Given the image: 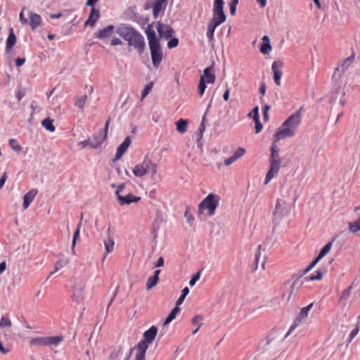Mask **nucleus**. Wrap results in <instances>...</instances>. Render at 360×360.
I'll return each mask as SVG.
<instances>
[{
	"label": "nucleus",
	"instance_id": "obj_1",
	"mask_svg": "<svg viewBox=\"0 0 360 360\" xmlns=\"http://www.w3.org/2000/svg\"><path fill=\"white\" fill-rule=\"evenodd\" d=\"M116 33L127 41L128 46L133 47L139 54H142L146 50V42L143 35L133 27L121 25L116 29Z\"/></svg>",
	"mask_w": 360,
	"mask_h": 360
},
{
	"label": "nucleus",
	"instance_id": "obj_2",
	"mask_svg": "<svg viewBox=\"0 0 360 360\" xmlns=\"http://www.w3.org/2000/svg\"><path fill=\"white\" fill-rule=\"evenodd\" d=\"M301 108L298 111L292 114L282 124L274 137L276 141L290 138L295 136V131L301 123Z\"/></svg>",
	"mask_w": 360,
	"mask_h": 360
},
{
	"label": "nucleus",
	"instance_id": "obj_3",
	"mask_svg": "<svg viewBox=\"0 0 360 360\" xmlns=\"http://www.w3.org/2000/svg\"><path fill=\"white\" fill-rule=\"evenodd\" d=\"M158 333V328L155 326H151L148 330L143 333V340L137 345V353L135 360H145L146 352L150 344L154 341Z\"/></svg>",
	"mask_w": 360,
	"mask_h": 360
},
{
	"label": "nucleus",
	"instance_id": "obj_4",
	"mask_svg": "<svg viewBox=\"0 0 360 360\" xmlns=\"http://www.w3.org/2000/svg\"><path fill=\"white\" fill-rule=\"evenodd\" d=\"M270 168L268 171L264 184H267L274 178V175L276 174L281 165V159L279 155V148L273 144L271 148V156L269 159Z\"/></svg>",
	"mask_w": 360,
	"mask_h": 360
},
{
	"label": "nucleus",
	"instance_id": "obj_5",
	"mask_svg": "<svg viewBox=\"0 0 360 360\" xmlns=\"http://www.w3.org/2000/svg\"><path fill=\"white\" fill-rule=\"evenodd\" d=\"M85 288V283L84 281L77 279L72 286V300L78 306V309L81 311L79 320L82 317L83 311L85 309L84 307L85 304V295L84 293V289Z\"/></svg>",
	"mask_w": 360,
	"mask_h": 360
},
{
	"label": "nucleus",
	"instance_id": "obj_6",
	"mask_svg": "<svg viewBox=\"0 0 360 360\" xmlns=\"http://www.w3.org/2000/svg\"><path fill=\"white\" fill-rule=\"evenodd\" d=\"M219 205V196L210 193L198 205L199 214L207 210L209 216H213Z\"/></svg>",
	"mask_w": 360,
	"mask_h": 360
},
{
	"label": "nucleus",
	"instance_id": "obj_7",
	"mask_svg": "<svg viewBox=\"0 0 360 360\" xmlns=\"http://www.w3.org/2000/svg\"><path fill=\"white\" fill-rule=\"evenodd\" d=\"M132 172L137 177H142L148 173H150L151 176L153 177L157 172V165L145 158L141 163L134 167Z\"/></svg>",
	"mask_w": 360,
	"mask_h": 360
},
{
	"label": "nucleus",
	"instance_id": "obj_8",
	"mask_svg": "<svg viewBox=\"0 0 360 360\" xmlns=\"http://www.w3.org/2000/svg\"><path fill=\"white\" fill-rule=\"evenodd\" d=\"M224 2L223 0H214L213 13L211 21L219 25L226 21V16L224 11Z\"/></svg>",
	"mask_w": 360,
	"mask_h": 360
},
{
	"label": "nucleus",
	"instance_id": "obj_9",
	"mask_svg": "<svg viewBox=\"0 0 360 360\" xmlns=\"http://www.w3.org/2000/svg\"><path fill=\"white\" fill-rule=\"evenodd\" d=\"M290 212L285 200L278 199L275 210L273 212V221L276 224L279 223L281 219L287 216Z\"/></svg>",
	"mask_w": 360,
	"mask_h": 360
},
{
	"label": "nucleus",
	"instance_id": "obj_10",
	"mask_svg": "<svg viewBox=\"0 0 360 360\" xmlns=\"http://www.w3.org/2000/svg\"><path fill=\"white\" fill-rule=\"evenodd\" d=\"M149 49L151 56L153 65L155 68H158L163 58V53L160 43L150 44Z\"/></svg>",
	"mask_w": 360,
	"mask_h": 360
},
{
	"label": "nucleus",
	"instance_id": "obj_11",
	"mask_svg": "<svg viewBox=\"0 0 360 360\" xmlns=\"http://www.w3.org/2000/svg\"><path fill=\"white\" fill-rule=\"evenodd\" d=\"M131 352V349H124L121 347H115L110 352L108 360H129Z\"/></svg>",
	"mask_w": 360,
	"mask_h": 360
},
{
	"label": "nucleus",
	"instance_id": "obj_12",
	"mask_svg": "<svg viewBox=\"0 0 360 360\" xmlns=\"http://www.w3.org/2000/svg\"><path fill=\"white\" fill-rule=\"evenodd\" d=\"M155 28L162 39H168L174 34V30L170 25L162 23L160 21L156 22Z\"/></svg>",
	"mask_w": 360,
	"mask_h": 360
},
{
	"label": "nucleus",
	"instance_id": "obj_13",
	"mask_svg": "<svg viewBox=\"0 0 360 360\" xmlns=\"http://www.w3.org/2000/svg\"><path fill=\"white\" fill-rule=\"evenodd\" d=\"M312 307L313 303H311L308 306L301 309L298 316L295 319L294 323L289 328L288 332L286 334V336H288L300 325L302 321L307 317L308 313L311 310Z\"/></svg>",
	"mask_w": 360,
	"mask_h": 360
},
{
	"label": "nucleus",
	"instance_id": "obj_14",
	"mask_svg": "<svg viewBox=\"0 0 360 360\" xmlns=\"http://www.w3.org/2000/svg\"><path fill=\"white\" fill-rule=\"evenodd\" d=\"M110 122V119L107 120L105 124V127L103 129L99 131L98 136L94 137V142L91 141V147L97 148L107 138L108 129L109 127V124Z\"/></svg>",
	"mask_w": 360,
	"mask_h": 360
},
{
	"label": "nucleus",
	"instance_id": "obj_15",
	"mask_svg": "<svg viewBox=\"0 0 360 360\" xmlns=\"http://www.w3.org/2000/svg\"><path fill=\"white\" fill-rule=\"evenodd\" d=\"M353 58V56H349L345 59L341 64L338 65V68L335 70V72L333 75V78L335 79H340L343 74V72L346 70V69L349 67V65L352 63V60Z\"/></svg>",
	"mask_w": 360,
	"mask_h": 360
},
{
	"label": "nucleus",
	"instance_id": "obj_16",
	"mask_svg": "<svg viewBox=\"0 0 360 360\" xmlns=\"http://www.w3.org/2000/svg\"><path fill=\"white\" fill-rule=\"evenodd\" d=\"M283 63L279 60H276L272 64V71L274 72V79L275 83L280 86L281 85V78L282 77V71L281 69L283 68Z\"/></svg>",
	"mask_w": 360,
	"mask_h": 360
},
{
	"label": "nucleus",
	"instance_id": "obj_17",
	"mask_svg": "<svg viewBox=\"0 0 360 360\" xmlns=\"http://www.w3.org/2000/svg\"><path fill=\"white\" fill-rule=\"evenodd\" d=\"M117 200L120 205H129L131 202H138L141 200V197L135 196L131 193H128L126 195H119Z\"/></svg>",
	"mask_w": 360,
	"mask_h": 360
},
{
	"label": "nucleus",
	"instance_id": "obj_18",
	"mask_svg": "<svg viewBox=\"0 0 360 360\" xmlns=\"http://www.w3.org/2000/svg\"><path fill=\"white\" fill-rule=\"evenodd\" d=\"M131 144V139L129 136H127L124 141L117 148V152L115 156L114 161L118 160L121 158L123 154L126 152L128 147Z\"/></svg>",
	"mask_w": 360,
	"mask_h": 360
},
{
	"label": "nucleus",
	"instance_id": "obj_19",
	"mask_svg": "<svg viewBox=\"0 0 360 360\" xmlns=\"http://www.w3.org/2000/svg\"><path fill=\"white\" fill-rule=\"evenodd\" d=\"M145 32L148 40V45L160 43V39L156 36L152 25H148Z\"/></svg>",
	"mask_w": 360,
	"mask_h": 360
},
{
	"label": "nucleus",
	"instance_id": "obj_20",
	"mask_svg": "<svg viewBox=\"0 0 360 360\" xmlns=\"http://www.w3.org/2000/svg\"><path fill=\"white\" fill-rule=\"evenodd\" d=\"M37 194V191L36 189H32L28 193H27L23 197V208L26 210L29 207L31 202L33 201L34 197Z\"/></svg>",
	"mask_w": 360,
	"mask_h": 360
},
{
	"label": "nucleus",
	"instance_id": "obj_21",
	"mask_svg": "<svg viewBox=\"0 0 360 360\" xmlns=\"http://www.w3.org/2000/svg\"><path fill=\"white\" fill-rule=\"evenodd\" d=\"M64 340L62 335L46 337V346H58Z\"/></svg>",
	"mask_w": 360,
	"mask_h": 360
},
{
	"label": "nucleus",
	"instance_id": "obj_22",
	"mask_svg": "<svg viewBox=\"0 0 360 360\" xmlns=\"http://www.w3.org/2000/svg\"><path fill=\"white\" fill-rule=\"evenodd\" d=\"M352 289V284L342 291L339 299V302L341 303L342 307H345L347 306Z\"/></svg>",
	"mask_w": 360,
	"mask_h": 360
},
{
	"label": "nucleus",
	"instance_id": "obj_23",
	"mask_svg": "<svg viewBox=\"0 0 360 360\" xmlns=\"http://www.w3.org/2000/svg\"><path fill=\"white\" fill-rule=\"evenodd\" d=\"M30 15V25L31 26L32 29L34 30H35L38 26L40 25L41 19V16L37 13H34L30 12L29 13Z\"/></svg>",
	"mask_w": 360,
	"mask_h": 360
},
{
	"label": "nucleus",
	"instance_id": "obj_24",
	"mask_svg": "<svg viewBox=\"0 0 360 360\" xmlns=\"http://www.w3.org/2000/svg\"><path fill=\"white\" fill-rule=\"evenodd\" d=\"M115 27L112 25H108L105 28L99 30L94 34V36L98 39L105 38L114 30Z\"/></svg>",
	"mask_w": 360,
	"mask_h": 360
},
{
	"label": "nucleus",
	"instance_id": "obj_25",
	"mask_svg": "<svg viewBox=\"0 0 360 360\" xmlns=\"http://www.w3.org/2000/svg\"><path fill=\"white\" fill-rule=\"evenodd\" d=\"M16 42V37L13 32V29L11 27L9 29V35L6 40V50L8 51L11 49Z\"/></svg>",
	"mask_w": 360,
	"mask_h": 360
},
{
	"label": "nucleus",
	"instance_id": "obj_26",
	"mask_svg": "<svg viewBox=\"0 0 360 360\" xmlns=\"http://www.w3.org/2000/svg\"><path fill=\"white\" fill-rule=\"evenodd\" d=\"M219 25H220L219 24L215 22L211 21V20L209 22L206 35H207V37L208 38V40L210 42H211L214 40V33L215 29L217 27H218Z\"/></svg>",
	"mask_w": 360,
	"mask_h": 360
},
{
	"label": "nucleus",
	"instance_id": "obj_27",
	"mask_svg": "<svg viewBox=\"0 0 360 360\" xmlns=\"http://www.w3.org/2000/svg\"><path fill=\"white\" fill-rule=\"evenodd\" d=\"M254 112H255V116H253V120L255 122V133L258 134L262 131V129L263 128V126L259 120V107L258 106H256L254 108Z\"/></svg>",
	"mask_w": 360,
	"mask_h": 360
},
{
	"label": "nucleus",
	"instance_id": "obj_28",
	"mask_svg": "<svg viewBox=\"0 0 360 360\" xmlns=\"http://www.w3.org/2000/svg\"><path fill=\"white\" fill-rule=\"evenodd\" d=\"M212 67L206 68L203 71L204 79L207 83H214L215 81V75L211 73Z\"/></svg>",
	"mask_w": 360,
	"mask_h": 360
},
{
	"label": "nucleus",
	"instance_id": "obj_29",
	"mask_svg": "<svg viewBox=\"0 0 360 360\" xmlns=\"http://www.w3.org/2000/svg\"><path fill=\"white\" fill-rule=\"evenodd\" d=\"M180 307H177L176 306L171 311L170 313L169 314V315L167 316V317L165 319V322H164V325H167L169 324L171 321H172L175 318H176V314L179 312L180 311Z\"/></svg>",
	"mask_w": 360,
	"mask_h": 360
},
{
	"label": "nucleus",
	"instance_id": "obj_30",
	"mask_svg": "<svg viewBox=\"0 0 360 360\" xmlns=\"http://www.w3.org/2000/svg\"><path fill=\"white\" fill-rule=\"evenodd\" d=\"M335 240V238L332 240V241L328 242L320 251L318 257V259H322L324 256H326L329 251L331 250L333 242Z\"/></svg>",
	"mask_w": 360,
	"mask_h": 360
},
{
	"label": "nucleus",
	"instance_id": "obj_31",
	"mask_svg": "<svg viewBox=\"0 0 360 360\" xmlns=\"http://www.w3.org/2000/svg\"><path fill=\"white\" fill-rule=\"evenodd\" d=\"M69 263V259H60L58 262H56L54 266V271H51L50 273V276H52L54 274L56 271L64 267L65 266L68 265Z\"/></svg>",
	"mask_w": 360,
	"mask_h": 360
},
{
	"label": "nucleus",
	"instance_id": "obj_32",
	"mask_svg": "<svg viewBox=\"0 0 360 360\" xmlns=\"http://www.w3.org/2000/svg\"><path fill=\"white\" fill-rule=\"evenodd\" d=\"M188 122L186 120L184 119H180L176 122V130L181 133L184 134L186 131Z\"/></svg>",
	"mask_w": 360,
	"mask_h": 360
},
{
	"label": "nucleus",
	"instance_id": "obj_33",
	"mask_svg": "<svg viewBox=\"0 0 360 360\" xmlns=\"http://www.w3.org/2000/svg\"><path fill=\"white\" fill-rule=\"evenodd\" d=\"M41 125L48 131H54L56 128L54 125L53 124V120H51L49 118L44 119L41 122Z\"/></svg>",
	"mask_w": 360,
	"mask_h": 360
},
{
	"label": "nucleus",
	"instance_id": "obj_34",
	"mask_svg": "<svg viewBox=\"0 0 360 360\" xmlns=\"http://www.w3.org/2000/svg\"><path fill=\"white\" fill-rule=\"evenodd\" d=\"M30 345L46 346V337H38L30 340Z\"/></svg>",
	"mask_w": 360,
	"mask_h": 360
},
{
	"label": "nucleus",
	"instance_id": "obj_35",
	"mask_svg": "<svg viewBox=\"0 0 360 360\" xmlns=\"http://www.w3.org/2000/svg\"><path fill=\"white\" fill-rule=\"evenodd\" d=\"M162 4L163 3L160 1L155 0L153 10V16L155 18H157L158 17L159 13L162 8Z\"/></svg>",
	"mask_w": 360,
	"mask_h": 360
},
{
	"label": "nucleus",
	"instance_id": "obj_36",
	"mask_svg": "<svg viewBox=\"0 0 360 360\" xmlns=\"http://www.w3.org/2000/svg\"><path fill=\"white\" fill-rule=\"evenodd\" d=\"M10 147L12 148L13 150L15 152L19 153L22 151V147L18 143V141L14 139H11L8 141Z\"/></svg>",
	"mask_w": 360,
	"mask_h": 360
},
{
	"label": "nucleus",
	"instance_id": "obj_37",
	"mask_svg": "<svg viewBox=\"0 0 360 360\" xmlns=\"http://www.w3.org/2000/svg\"><path fill=\"white\" fill-rule=\"evenodd\" d=\"M104 245L106 252L109 253L113 250L114 240L112 238L108 237L107 240H105Z\"/></svg>",
	"mask_w": 360,
	"mask_h": 360
},
{
	"label": "nucleus",
	"instance_id": "obj_38",
	"mask_svg": "<svg viewBox=\"0 0 360 360\" xmlns=\"http://www.w3.org/2000/svg\"><path fill=\"white\" fill-rule=\"evenodd\" d=\"M100 18V11L95 7H91V27L94 26L95 22Z\"/></svg>",
	"mask_w": 360,
	"mask_h": 360
},
{
	"label": "nucleus",
	"instance_id": "obj_39",
	"mask_svg": "<svg viewBox=\"0 0 360 360\" xmlns=\"http://www.w3.org/2000/svg\"><path fill=\"white\" fill-rule=\"evenodd\" d=\"M103 326V320L101 318H99L98 321L96 323L94 327L93 333L96 335V338H98V335L102 328ZM95 343L97 344V339L95 341Z\"/></svg>",
	"mask_w": 360,
	"mask_h": 360
},
{
	"label": "nucleus",
	"instance_id": "obj_40",
	"mask_svg": "<svg viewBox=\"0 0 360 360\" xmlns=\"http://www.w3.org/2000/svg\"><path fill=\"white\" fill-rule=\"evenodd\" d=\"M349 231L352 233H356L360 231L359 217L355 221L349 223Z\"/></svg>",
	"mask_w": 360,
	"mask_h": 360
},
{
	"label": "nucleus",
	"instance_id": "obj_41",
	"mask_svg": "<svg viewBox=\"0 0 360 360\" xmlns=\"http://www.w3.org/2000/svg\"><path fill=\"white\" fill-rule=\"evenodd\" d=\"M205 114L204 115V116L202 117V121H201V123H200V125L198 128V142H200V139L202 138V134L205 131ZM198 146H200V143H198Z\"/></svg>",
	"mask_w": 360,
	"mask_h": 360
},
{
	"label": "nucleus",
	"instance_id": "obj_42",
	"mask_svg": "<svg viewBox=\"0 0 360 360\" xmlns=\"http://www.w3.org/2000/svg\"><path fill=\"white\" fill-rule=\"evenodd\" d=\"M158 281H159V278H157V277H154L153 276H150L147 281L146 288L148 290L153 288V287H155L157 285Z\"/></svg>",
	"mask_w": 360,
	"mask_h": 360
},
{
	"label": "nucleus",
	"instance_id": "obj_43",
	"mask_svg": "<svg viewBox=\"0 0 360 360\" xmlns=\"http://www.w3.org/2000/svg\"><path fill=\"white\" fill-rule=\"evenodd\" d=\"M321 260V259H318V257H316L311 262V264L303 270L302 274H300V277L302 276L303 275L308 273L312 268L315 266V265Z\"/></svg>",
	"mask_w": 360,
	"mask_h": 360
},
{
	"label": "nucleus",
	"instance_id": "obj_44",
	"mask_svg": "<svg viewBox=\"0 0 360 360\" xmlns=\"http://www.w3.org/2000/svg\"><path fill=\"white\" fill-rule=\"evenodd\" d=\"M87 99V96L85 95L84 96L77 97L75 99V105L77 106L79 108H83V107L85 105L86 100Z\"/></svg>",
	"mask_w": 360,
	"mask_h": 360
},
{
	"label": "nucleus",
	"instance_id": "obj_45",
	"mask_svg": "<svg viewBox=\"0 0 360 360\" xmlns=\"http://www.w3.org/2000/svg\"><path fill=\"white\" fill-rule=\"evenodd\" d=\"M205 80L204 79V77L201 76L198 84V93L200 96H202L205 90L206 89Z\"/></svg>",
	"mask_w": 360,
	"mask_h": 360
},
{
	"label": "nucleus",
	"instance_id": "obj_46",
	"mask_svg": "<svg viewBox=\"0 0 360 360\" xmlns=\"http://www.w3.org/2000/svg\"><path fill=\"white\" fill-rule=\"evenodd\" d=\"M271 46L270 43L268 42H262L260 51L264 54H267L271 51Z\"/></svg>",
	"mask_w": 360,
	"mask_h": 360
},
{
	"label": "nucleus",
	"instance_id": "obj_47",
	"mask_svg": "<svg viewBox=\"0 0 360 360\" xmlns=\"http://www.w3.org/2000/svg\"><path fill=\"white\" fill-rule=\"evenodd\" d=\"M245 152L246 150L244 148L240 147L234 152V154L232 156L237 160L243 156L245 154Z\"/></svg>",
	"mask_w": 360,
	"mask_h": 360
},
{
	"label": "nucleus",
	"instance_id": "obj_48",
	"mask_svg": "<svg viewBox=\"0 0 360 360\" xmlns=\"http://www.w3.org/2000/svg\"><path fill=\"white\" fill-rule=\"evenodd\" d=\"M153 83L150 82L147 84L145 86L143 90L141 92V98L142 99L145 98L151 91L153 87Z\"/></svg>",
	"mask_w": 360,
	"mask_h": 360
},
{
	"label": "nucleus",
	"instance_id": "obj_49",
	"mask_svg": "<svg viewBox=\"0 0 360 360\" xmlns=\"http://www.w3.org/2000/svg\"><path fill=\"white\" fill-rule=\"evenodd\" d=\"M170 40L167 42V47L169 49L176 48L179 44V39L176 37H171Z\"/></svg>",
	"mask_w": 360,
	"mask_h": 360
},
{
	"label": "nucleus",
	"instance_id": "obj_50",
	"mask_svg": "<svg viewBox=\"0 0 360 360\" xmlns=\"http://www.w3.org/2000/svg\"><path fill=\"white\" fill-rule=\"evenodd\" d=\"M11 326V321L9 319L2 316L0 320V328L10 327Z\"/></svg>",
	"mask_w": 360,
	"mask_h": 360
},
{
	"label": "nucleus",
	"instance_id": "obj_51",
	"mask_svg": "<svg viewBox=\"0 0 360 360\" xmlns=\"http://www.w3.org/2000/svg\"><path fill=\"white\" fill-rule=\"evenodd\" d=\"M323 277V273L321 271H317L316 275L310 276L308 278H305L307 281H316L321 280Z\"/></svg>",
	"mask_w": 360,
	"mask_h": 360
},
{
	"label": "nucleus",
	"instance_id": "obj_52",
	"mask_svg": "<svg viewBox=\"0 0 360 360\" xmlns=\"http://www.w3.org/2000/svg\"><path fill=\"white\" fill-rule=\"evenodd\" d=\"M262 249V245H259L258 246V251H257V253L255 255V269H257L258 268V266H259V259H260V252Z\"/></svg>",
	"mask_w": 360,
	"mask_h": 360
},
{
	"label": "nucleus",
	"instance_id": "obj_53",
	"mask_svg": "<svg viewBox=\"0 0 360 360\" xmlns=\"http://www.w3.org/2000/svg\"><path fill=\"white\" fill-rule=\"evenodd\" d=\"M79 236V229L78 227L74 233L72 243V252L73 254H75V246L76 245V241H77V239L78 238Z\"/></svg>",
	"mask_w": 360,
	"mask_h": 360
},
{
	"label": "nucleus",
	"instance_id": "obj_54",
	"mask_svg": "<svg viewBox=\"0 0 360 360\" xmlns=\"http://www.w3.org/2000/svg\"><path fill=\"white\" fill-rule=\"evenodd\" d=\"M200 275V272L198 271L195 275H193L192 276V278H191V280L189 281V285L191 286H193L195 284V283L197 282V281L199 280Z\"/></svg>",
	"mask_w": 360,
	"mask_h": 360
},
{
	"label": "nucleus",
	"instance_id": "obj_55",
	"mask_svg": "<svg viewBox=\"0 0 360 360\" xmlns=\"http://www.w3.org/2000/svg\"><path fill=\"white\" fill-rule=\"evenodd\" d=\"M203 320V317L201 315H196L192 319V323L194 325L199 326V323H202V321Z\"/></svg>",
	"mask_w": 360,
	"mask_h": 360
},
{
	"label": "nucleus",
	"instance_id": "obj_56",
	"mask_svg": "<svg viewBox=\"0 0 360 360\" xmlns=\"http://www.w3.org/2000/svg\"><path fill=\"white\" fill-rule=\"evenodd\" d=\"M359 331V324H357L356 328L354 329H353L352 330V332L350 333L349 340V342L353 340V338H354V337H356V335L358 334Z\"/></svg>",
	"mask_w": 360,
	"mask_h": 360
},
{
	"label": "nucleus",
	"instance_id": "obj_57",
	"mask_svg": "<svg viewBox=\"0 0 360 360\" xmlns=\"http://www.w3.org/2000/svg\"><path fill=\"white\" fill-rule=\"evenodd\" d=\"M124 186H125L124 183H122V184L117 185V190L115 191V195L117 198L119 197V195H121L120 193L124 189Z\"/></svg>",
	"mask_w": 360,
	"mask_h": 360
},
{
	"label": "nucleus",
	"instance_id": "obj_58",
	"mask_svg": "<svg viewBox=\"0 0 360 360\" xmlns=\"http://www.w3.org/2000/svg\"><path fill=\"white\" fill-rule=\"evenodd\" d=\"M122 44V40L117 37H114L113 39H112L110 40V45L113 46L121 45Z\"/></svg>",
	"mask_w": 360,
	"mask_h": 360
},
{
	"label": "nucleus",
	"instance_id": "obj_59",
	"mask_svg": "<svg viewBox=\"0 0 360 360\" xmlns=\"http://www.w3.org/2000/svg\"><path fill=\"white\" fill-rule=\"evenodd\" d=\"M301 286V284L298 283V278H297L292 284L291 285V292L290 293V296L292 295L293 290L297 288V290H298L300 288V287Z\"/></svg>",
	"mask_w": 360,
	"mask_h": 360
},
{
	"label": "nucleus",
	"instance_id": "obj_60",
	"mask_svg": "<svg viewBox=\"0 0 360 360\" xmlns=\"http://www.w3.org/2000/svg\"><path fill=\"white\" fill-rule=\"evenodd\" d=\"M165 264V259L162 257H160L157 262L155 263V267H161L163 266Z\"/></svg>",
	"mask_w": 360,
	"mask_h": 360
},
{
	"label": "nucleus",
	"instance_id": "obj_61",
	"mask_svg": "<svg viewBox=\"0 0 360 360\" xmlns=\"http://www.w3.org/2000/svg\"><path fill=\"white\" fill-rule=\"evenodd\" d=\"M7 178H8L7 172H5L3 174L1 179H0V189L4 186Z\"/></svg>",
	"mask_w": 360,
	"mask_h": 360
},
{
	"label": "nucleus",
	"instance_id": "obj_62",
	"mask_svg": "<svg viewBox=\"0 0 360 360\" xmlns=\"http://www.w3.org/2000/svg\"><path fill=\"white\" fill-rule=\"evenodd\" d=\"M235 161H236V158H234L233 156H231L224 160V165L226 166H229L231 164H233Z\"/></svg>",
	"mask_w": 360,
	"mask_h": 360
},
{
	"label": "nucleus",
	"instance_id": "obj_63",
	"mask_svg": "<svg viewBox=\"0 0 360 360\" xmlns=\"http://www.w3.org/2000/svg\"><path fill=\"white\" fill-rule=\"evenodd\" d=\"M266 86L265 83L264 82H262L261 86L259 87V93L262 96H264V94L266 93Z\"/></svg>",
	"mask_w": 360,
	"mask_h": 360
},
{
	"label": "nucleus",
	"instance_id": "obj_64",
	"mask_svg": "<svg viewBox=\"0 0 360 360\" xmlns=\"http://www.w3.org/2000/svg\"><path fill=\"white\" fill-rule=\"evenodd\" d=\"M25 62V59L23 58H18L16 60H15V65L16 66L18 67H20L22 66Z\"/></svg>",
	"mask_w": 360,
	"mask_h": 360
}]
</instances>
